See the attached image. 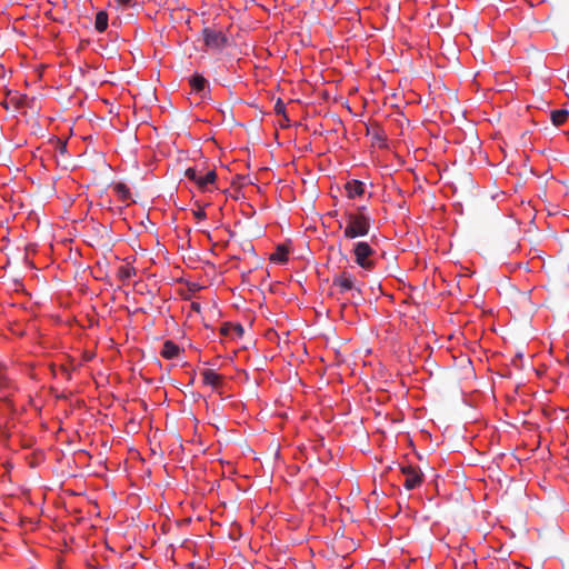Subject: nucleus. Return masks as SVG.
<instances>
[{
	"label": "nucleus",
	"mask_w": 569,
	"mask_h": 569,
	"mask_svg": "<svg viewBox=\"0 0 569 569\" xmlns=\"http://www.w3.org/2000/svg\"><path fill=\"white\" fill-rule=\"evenodd\" d=\"M288 259H289V251L283 246H278L276 251L272 252L270 256V261L279 263V264L286 263L288 261Z\"/></svg>",
	"instance_id": "ddd939ff"
},
{
	"label": "nucleus",
	"mask_w": 569,
	"mask_h": 569,
	"mask_svg": "<svg viewBox=\"0 0 569 569\" xmlns=\"http://www.w3.org/2000/svg\"><path fill=\"white\" fill-rule=\"evenodd\" d=\"M191 310L197 312V313H200L201 312V305L197 301H192L191 302Z\"/></svg>",
	"instance_id": "aec40b11"
},
{
	"label": "nucleus",
	"mask_w": 569,
	"mask_h": 569,
	"mask_svg": "<svg viewBox=\"0 0 569 569\" xmlns=\"http://www.w3.org/2000/svg\"><path fill=\"white\" fill-rule=\"evenodd\" d=\"M366 186L360 180H350L345 184V190L347 197L350 199H356L361 197L365 193Z\"/></svg>",
	"instance_id": "1a4fd4ad"
},
{
	"label": "nucleus",
	"mask_w": 569,
	"mask_h": 569,
	"mask_svg": "<svg viewBox=\"0 0 569 569\" xmlns=\"http://www.w3.org/2000/svg\"><path fill=\"white\" fill-rule=\"evenodd\" d=\"M400 470L405 477L402 485L407 490H413L421 486L423 481V475L418 467L412 465H402Z\"/></svg>",
	"instance_id": "20e7f679"
},
{
	"label": "nucleus",
	"mask_w": 569,
	"mask_h": 569,
	"mask_svg": "<svg viewBox=\"0 0 569 569\" xmlns=\"http://www.w3.org/2000/svg\"><path fill=\"white\" fill-rule=\"evenodd\" d=\"M136 269L130 263L122 264L118 268L117 276L122 281L126 282L136 276Z\"/></svg>",
	"instance_id": "4468645a"
},
{
	"label": "nucleus",
	"mask_w": 569,
	"mask_h": 569,
	"mask_svg": "<svg viewBox=\"0 0 569 569\" xmlns=\"http://www.w3.org/2000/svg\"><path fill=\"white\" fill-rule=\"evenodd\" d=\"M203 383L212 388H218L222 382V377L212 369H206L201 373Z\"/></svg>",
	"instance_id": "9b49d317"
},
{
	"label": "nucleus",
	"mask_w": 569,
	"mask_h": 569,
	"mask_svg": "<svg viewBox=\"0 0 569 569\" xmlns=\"http://www.w3.org/2000/svg\"><path fill=\"white\" fill-rule=\"evenodd\" d=\"M182 351L183 349H181L176 342L172 340H166L160 355L167 360H172L178 358Z\"/></svg>",
	"instance_id": "6e6552de"
},
{
	"label": "nucleus",
	"mask_w": 569,
	"mask_h": 569,
	"mask_svg": "<svg viewBox=\"0 0 569 569\" xmlns=\"http://www.w3.org/2000/svg\"><path fill=\"white\" fill-rule=\"evenodd\" d=\"M550 118H551V122L556 127H560L568 120L569 111L566 109L553 110V111H551Z\"/></svg>",
	"instance_id": "2eb2a0df"
},
{
	"label": "nucleus",
	"mask_w": 569,
	"mask_h": 569,
	"mask_svg": "<svg viewBox=\"0 0 569 569\" xmlns=\"http://www.w3.org/2000/svg\"><path fill=\"white\" fill-rule=\"evenodd\" d=\"M193 216L198 221L204 220L207 218V213L203 208H199L193 211Z\"/></svg>",
	"instance_id": "6ab92c4d"
},
{
	"label": "nucleus",
	"mask_w": 569,
	"mask_h": 569,
	"mask_svg": "<svg viewBox=\"0 0 569 569\" xmlns=\"http://www.w3.org/2000/svg\"><path fill=\"white\" fill-rule=\"evenodd\" d=\"M286 106L284 103L279 99L274 104V112L277 114H284Z\"/></svg>",
	"instance_id": "a211bd4d"
},
{
	"label": "nucleus",
	"mask_w": 569,
	"mask_h": 569,
	"mask_svg": "<svg viewBox=\"0 0 569 569\" xmlns=\"http://www.w3.org/2000/svg\"><path fill=\"white\" fill-rule=\"evenodd\" d=\"M376 250L367 241H357L353 243L351 254L355 263L366 272H371L376 268Z\"/></svg>",
	"instance_id": "f03ea898"
},
{
	"label": "nucleus",
	"mask_w": 569,
	"mask_h": 569,
	"mask_svg": "<svg viewBox=\"0 0 569 569\" xmlns=\"http://www.w3.org/2000/svg\"><path fill=\"white\" fill-rule=\"evenodd\" d=\"M94 28L99 32H103L108 28V13L106 11H99L96 14Z\"/></svg>",
	"instance_id": "dca6fc26"
},
{
	"label": "nucleus",
	"mask_w": 569,
	"mask_h": 569,
	"mask_svg": "<svg viewBox=\"0 0 569 569\" xmlns=\"http://www.w3.org/2000/svg\"><path fill=\"white\" fill-rule=\"evenodd\" d=\"M191 90L196 93H199L201 96L204 94L206 89L208 88V81L204 77L200 74H194L189 80Z\"/></svg>",
	"instance_id": "f8f14e48"
},
{
	"label": "nucleus",
	"mask_w": 569,
	"mask_h": 569,
	"mask_svg": "<svg viewBox=\"0 0 569 569\" xmlns=\"http://www.w3.org/2000/svg\"><path fill=\"white\" fill-rule=\"evenodd\" d=\"M333 286L339 288L340 292H346L355 288V277L343 271L339 276L335 277Z\"/></svg>",
	"instance_id": "0eeeda50"
},
{
	"label": "nucleus",
	"mask_w": 569,
	"mask_h": 569,
	"mask_svg": "<svg viewBox=\"0 0 569 569\" xmlns=\"http://www.w3.org/2000/svg\"><path fill=\"white\" fill-rule=\"evenodd\" d=\"M339 228L343 231L347 240L368 236L371 228V217L367 207L360 206L355 210H346L342 220L339 221Z\"/></svg>",
	"instance_id": "f257e3e1"
},
{
	"label": "nucleus",
	"mask_w": 569,
	"mask_h": 569,
	"mask_svg": "<svg viewBox=\"0 0 569 569\" xmlns=\"http://www.w3.org/2000/svg\"><path fill=\"white\" fill-rule=\"evenodd\" d=\"M221 336L229 337V338H239L243 333V328L240 325H234L230 322H226L220 328Z\"/></svg>",
	"instance_id": "9d476101"
},
{
	"label": "nucleus",
	"mask_w": 569,
	"mask_h": 569,
	"mask_svg": "<svg viewBox=\"0 0 569 569\" xmlns=\"http://www.w3.org/2000/svg\"><path fill=\"white\" fill-rule=\"evenodd\" d=\"M61 370L68 376V378L70 377V372L66 367H61Z\"/></svg>",
	"instance_id": "4be33fe9"
},
{
	"label": "nucleus",
	"mask_w": 569,
	"mask_h": 569,
	"mask_svg": "<svg viewBox=\"0 0 569 569\" xmlns=\"http://www.w3.org/2000/svg\"><path fill=\"white\" fill-rule=\"evenodd\" d=\"M16 390L14 381L9 377L4 368H0V392L2 398L9 400Z\"/></svg>",
	"instance_id": "423d86ee"
},
{
	"label": "nucleus",
	"mask_w": 569,
	"mask_h": 569,
	"mask_svg": "<svg viewBox=\"0 0 569 569\" xmlns=\"http://www.w3.org/2000/svg\"><path fill=\"white\" fill-rule=\"evenodd\" d=\"M119 6L127 7L132 3L133 0H116Z\"/></svg>",
	"instance_id": "412c9836"
},
{
	"label": "nucleus",
	"mask_w": 569,
	"mask_h": 569,
	"mask_svg": "<svg viewBox=\"0 0 569 569\" xmlns=\"http://www.w3.org/2000/svg\"><path fill=\"white\" fill-rule=\"evenodd\" d=\"M203 41L208 48L222 49L227 43V37L217 30L206 28L203 30Z\"/></svg>",
	"instance_id": "39448f33"
},
{
	"label": "nucleus",
	"mask_w": 569,
	"mask_h": 569,
	"mask_svg": "<svg viewBox=\"0 0 569 569\" xmlns=\"http://www.w3.org/2000/svg\"><path fill=\"white\" fill-rule=\"evenodd\" d=\"M184 176L187 179L192 181L197 188L204 192L210 190V186H213L217 180V173L214 169L204 170L199 164L190 167L186 170Z\"/></svg>",
	"instance_id": "7ed1b4c3"
},
{
	"label": "nucleus",
	"mask_w": 569,
	"mask_h": 569,
	"mask_svg": "<svg viewBox=\"0 0 569 569\" xmlns=\"http://www.w3.org/2000/svg\"><path fill=\"white\" fill-rule=\"evenodd\" d=\"M114 191L117 196L123 201L127 200L130 196L129 188L124 183H117L114 186Z\"/></svg>",
	"instance_id": "f3484780"
},
{
	"label": "nucleus",
	"mask_w": 569,
	"mask_h": 569,
	"mask_svg": "<svg viewBox=\"0 0 569 569\" xmlns=\"http://www.w3.org/2000/svg\"><path fill=\"white\" fill-rule=\"evenodd\" d=\"M376 138H377L378 140L382 141V142L385 141V138H383V137H381L380 134H377V136H376Z\"/></svg>",
	"instance_id": "5701e85b"
}]
</instances>
